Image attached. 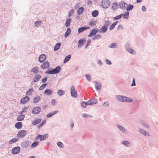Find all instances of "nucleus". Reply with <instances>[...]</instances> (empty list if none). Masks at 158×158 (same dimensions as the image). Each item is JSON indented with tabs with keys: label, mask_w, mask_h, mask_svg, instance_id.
Here are the masks:
<instances>
[{
	"label": "nucleus",
	"mask_w": 158,
	"mask_h": 158,
	"mask_svg": "<svg viewBox=\"0 0 158 158\" xmlns=\"http://www.w3.org/2000/svg\"><path fill=\"white\" fill-rule=\"evenodd\" d=\"M60 67L58 66L51 70L46 71V73L50 74H53L56 73H58L60 72Z\"/></svg>",
	"instance_id": "1"
},
{
	"label": "nucleus",
	"mask_w": 158,
	"mask_h": 158,
	"mask_svg": "<svg viewBox=\"0 0 158 158\" xmlns=\"http://www.w3.org/2000/svg\"><path fill=\"white\" fill-rule=\"evenodd\" d=\"M31 143V142L30 141L23 140L21 143V146L23 148H27L30 145Z\"/></svg>",
	"instance_id": "2"
},
{
	"label": "nucleus",
	"mask_w": 158,
	"mask_h": 158,
	"mask_svg": "<svg viewBox=\"0 0 158 158\" xmlns=\"http://www.w3.org/2000/svg\"><path fill=\"white\" fill-rule=\"evenodd\" d=\"M101 6L103 8H107L110 5V1L108 0H104V1H102Z\"/></svg>",
	"instance_id": "3"
},
{
	"label": "nucleus",
	"mask_w": 158,
	"mask_h": 158,
	"mask_svg": "<svg viewBox=\"0 0 158 158\" xmlns=\"http://www.w3.org/2000/svg\"><path fill=\"white\" fill-rule=\"evenodd\" d=\"M70 92L71 96L75 98H77V91L75 90V88L74 86H72L71 87Z\"/></svg>",
	"instance_id": "4"
},
{
	"label": "nucleus",
	"mask_w": 158,
	"mask_h": 158,
	"mask_svg": "<svg viewBox=\"0 0 158 158\" xmlns=\"http://www.w3.org/2000/svg\"><path fill=\"white\" fill-rule=\"evenodd\" d=\"M27 131L21 130L19 131L17 134V137L18 138H22L25 136L27 134Z\"/></svg>",
	"instance_id": "5"
},
{
	"label": "nucleus",
	"mask_w": 158,
	"mask_h": 158,
	"mask_svg": "<svg viewBox=\"0 0 158 158\" xmlns=\"http://www.w3.org/2000/svg\"><path fill=\"white\" fill-rule=\"evenodd\" d=\"M48 137V134H44L43 136L40 135H38L36 137V139H40V140L41 141L43 140L46 139Z\"/></svg>",
	"instance_id": "6"
},
{
	"label": "nucleus",
	"mask_w": 158,
	"mask_h": 158,
	"mask_svg": "<svg viewBox=\"0 0 158 158\" xmlns=\"http://www.w3.org/2000/svg\"><path fill=\"white\" fill-rule=\"evenodd\" d=\"M41 108L40 107L37 106L34 107L32 110V113L34 114H39L41 111Z\"/></svg>",
	"instance_id": "7"
},
{
	"label": "nucleus",
	"mask_w": 158,
	"mask_h": 158,
	"mask_svg": "<svg viewBox=\"0 0 158 158\" xmlns=\"http://www.w3.org/2000/svg\"><path fill=\"white\" fill-rule=\"evenodd\" d=\"M20 148L19 146L14 147L11 150V153L13 154H17L20 152Z\"/></svg>",
	"instance_id": "8"
},
{
	"label": "nucleus",
	"mask_w": 158,
	"mask_h": 158,
	"mask_svg": "<svg viewBox=\"0 0 158 158\" xmlns=\"http://www.w3.org/2000/svg\"><path fill=\"white\" fill-rule=\"evenodd\" d=\"M119 7L122 10H125L127 6V4L123 2H121L118 5Z\"/></svg>",
	"instance_id": "9"
},
{
	"label": "nucleus",
	"mask_w": 158,
	"mask_h": 158,
	"mask_svg": "<svg viewBox=\"0 0 158 158\" xmlns=\"http://www.w3.org/2000/svg\"><path fill=\"white\" fill-rule=\"evenodd\" d=\"M98 102L97 99L92 98L88 101V104L89 105H94L97 104Z\"/></svg>",
	"instance_id": "10"
},
{
	"label": "nucleus",
	"mask_w": 158,
	"mask_h": 158,
	"mask_svg": "<svg viewBox=\"0 0 158 158\" xmlns=\"http://www.w3.org/2000/svg\"><path fill=\"white\" fill-rule=\"evenodd\" d=\"M98 31V29H94L90 32V34L88 35L89 37H91L95 35Z\"/></svg>",
	"instance_id": "11"
},
{
	"label": "nucleus",
	"mask_w": 158,
	"mask_h": 158,
	"mask_svg": "<svg viewBox=\"0 0 158 158\" xmlns=\"http://www.w3.org/2000/svg\"><path fill=\"white\" fill-rule=\"evenodd\" d=\"M29 100V98L28 96H25L21 99L20 103L23 104L28 102Z\"/></svg>",
	"instance_id": "12"
},
{
	"label": "nucleus",
	"mask_w": 158,
	"mask_h": 158,
	"mask_svg": "<svg viewBox=\"0 0 158 158\" xmlns=\"http://www.w3.org/2000/svg\"><path fill=\"white\" fill-rule=\"evenodd\" d=\"M117 127L123 133L127 134L128 133L127 131L126 130V129L121 125L118 124L116 125Z\"/></svg>",
	"instance_id": "13"
},
{
	"label": "nucleus",
	"mask_w": 158,
	"mask_h": 158,
	"mask_svg": "<svg viewBox=\"0 0 158 158\" xmlns=\"http://www.w3.org/2000/svg\"><path fill=\"white\" fill-rule=\"evenodd\" d=\"M46 58V56L45 54H42L39 56L38 60L40 62L42 63L45 60Z\"/></svg>",
	"instance_id": "14"
},
{
	"label": "nucleus",
	"mask_w": 158,
	"mask_h": 158,
	"mask_svg": "<svg viewBox=\"0 0 158 158\" xmlns=\"http://www.w3.org/2000/svg\"><path fill=\"white\" fill-rule=\"evenodd\" d=\"M86 42V40L85 39L83 38L80 40L78 41V48H81V46H80V45H82L85 43Z\"/></svg>",
	"instance_id": "15"
},
{
	"label": "nucleus",
	"mask_w": 158,
	"mask_h": 158,
	"mask_svg": "<svg viewBox=\"0 0 158 158\" xmlns=\"http://www.w3.org/2000/svg\"><path fill=\"white\" fill-rule=\"evenodd\" d=\"M90 28L89 27H80L78 29V34H80L83 31L87 30L89 29Z\"/></svg>",
	"instance_id": "16"
},
{
	"label": "nucleus",
	"mask_w": 158,
	"mask_h": 158,
	"mask_svg": "<svg viewBox=\"0 0 158 158\" xmlns=\"http://www.w3.org/2000/svg\"><path fill=\"white\" fill-rule=\"evenodd\" d=\"M95 86L96 89L97 90H100L102 88L101 84L99 82L95 81Z\"/></svg>",
	"instance_id": "17"
},
{
	"label": "nucleus",
	"mask_w": 158,
	"mask_h": 158,
	"mask_svg": "<svg viewBox=\"0 0 158 158\" xmlns=\"http://www.w3.org/2000/svg\"><path fill=\"white\" fill-rule=\"evenodd\" d=\"M49 62L47 61L44 62L41 65V67L43 69H45L49 67Z\"/></svg>",
	"instance_id": "18"
},
{
	"label": "nucleus",
	"mask_w": 158,
	"mask_h": 158,
	"mask_svg": "<svg viewBox=\"0 0 158 158\" xmlns=\"http://www.w3.org/2000/svg\"><path fill=\"white\" fill-rule=\"evenodd\" d=\"M139 132L145 136H147L149 135V132L141 129H139Z\"/></svg>",
	"instance_id": "19"
},
{
	"label": "nucleus",
	"mask_w": 158,
	"mask_h": 158,
	"mask_svg": "<svg viewBox=\"0 0 158 158\" xmlns=\"http://www.w3.org/2000/svg\"><path fill=\"white\" fill-rule=\"evenodd\" d=\"M107 29V27H106V26H103L101 29L98 30V32L100 33H104L106 31Z\"/></svg>",
	"instance_id": "20"
},
{
	"label": "nucleus",
	"mask_w": 158,
	"mask_h": 158,
	"mask_svg": "<svg viewBox=\"0 0 158 158\" xmlns=\"http://www.w3.org/2000/svg\"><path fill=\"white\" fill-rule=\"evenodd\" d=\"M38 69L39 68L37 67H34L31 69V72H32L34 74H36L39 72Z\"/></svg>",
	"instance_id": "21"
},
{
	"label": "nucleus",
	"mask_w": 158,
	"mask_h": 158,
	"mask_svg": "<svg viewBox=\"0 0 158 158\" xmlns=\"http://www.w3.org/2000/svg\"><path fill=\"white\" fill-rule=\"evenodd\" d=\"M41 76L40 74H37L35 75L33 79V81L34 82L38 81L41 78Z\"/></svg>",
	"instance_id": "22"
},
{
	"label": "nucleus",
	"mask_w": 158,
	"mask_h": 158,
	"mask_svg": "<svg viewBox=\"0 0 158 158\" xmlns=\"http://www.w3.org/2000/svg\"><path fill=\"white\" fill-rule=\"evenodd\" d=\"M41 121V119L35 118L32 122V124L35 125L39 123Z\"/></svg>",
	"instance_id": "23"
},
{
	"label": "nucleus",
	"mask_w": 158,
	"mask_h": 158,
	"mask_svg": "<svg viewBox=\"0 0 158 158\" xmlns=\"http://www.w3.org/2000/svg\"><path fill=\"white\" fill-rule=\"evenodd\" d=\"M125 96L123 95H117L116 96V99L118 101L121 102L123 101V100H122V98H125Z\"/></svg>",
	"instance_id": "24"
},
{
	"label": "nucleus",
	"mask_w": 158,
	"mask_h": 158,
	"mask_svg": "<svg viewBox=\"0 0 158 158\" xmlns=\"http://www.w3.org/2000/svg\"><path fill=\"white\" fill-rule=\"evenodd\" d=\"M22 123L21 122L17 123L15 125V127L18 129H20L22 127Z\"/></svg>",
	"instance_id": "25"
},
{
	"label": "nucleus",
	"mask_w": 158,
	"mask_h": 158,
	"mask_svg": "<svg viewBox=\"0 0 158 158\" xmlns=\"http://www.w3.org/2000/svg\"><path fill=\"white\" fill-rule=\"evenodd\" d=\"M52 92V91L50 89H47L45 90L44 94L48 95H51Z\"/></svg>",
	"instance_id": "26"
},
{
	"label": "nucleus",
	"mask_w": 158,
	"mask_h": 158,
	"mask_svg": "<svg viewBox=\"0 0 158 158\" xmlns=\"http://www.w3.org/2000/svg\"><path fill=\"white\" fill-rule=\"evenodd\" d=\"M58 112V110L55 111L53 112H51L47 114V117L48 118H50L54 114H56Z\"/></svg>",
	"instance_id": "27"
},
{
	"label": "nucleus",
	"mask_w": 158,
	"mask_h": 158,
	"mask_svg": "<svg viewBox=\"0 0 158 158\" xmlns=\"http://www.w3.org/2000/svg\"><path fill=\"white\" fill-rule=\"evenodd\" d=\"M98 10H95L92 12V15L93 17H96L98 15Z\"/></svg>",
	"instance_id": "28"
},
{
	"label": "nucleus",
	"mask_w": 158,
	"mask_h": 158,
	"mask_svg": "<svg viewBox=\"0 0 158 158\" xmlns=\"http://www.w3.org/2000/svg\"><path fill=\"white\" fill-rule=\"evenodd\" d=\"M25 117V115L23 114L20 115L17 117V120L18 121H21L23 120Z\"/></svg>",
	"instance_id": "29"
},
{
	"label": "nucleus",
	"mask_w": 158,
	"mask_h": 158,
	"mask_svg": "<svg viewBox=\"0 0 158 158\" xmlns=\"http://www.w3.org/2000/svg\"><path fill=\"white\" fill-rule=\"evenodd\" d=\"M60 43H57L54 47V51H56L58 50L60 48Z\"/></svg>",
	"instance_id": "30"
},
{
	"label": "nucleus",
	"mask_w": 158,
	"mask_h": 158,
	"mask_svg": "<svg viewBox=\"0 0 158 158\" xmlns=\"http://www.w3.org/2000/svg\"><path fill=\"white\" fill-rule=\"evenodd\" d=\"M64 91L61 90L59 89L57 91V94L60 96H61L64 94Z\"/></svg>",
	"instance_id": "31"
},
{
	"label": "nucleus",
	"mask_w": 158,
	"mask_h": 158,
	"mask_svg": "<svg viewBox=\"0 0 158 158\" xmlns=\"http://www.w3.org/2000/svg\"><path fill=\"white\" fill-rule=\"evenodd\" d=\"M109 48H117V44L115 43H113L111 44L109 46Z\"/></svg>",
	"instance_id": "32"
},
{
	"label": "nucleus",
	"mask_w": 158,
	"mask_h": 158,
	"mask_svg": "<svg viewBox=\"0 0 158 158\" xmlns=\"http://www.w3.org/2000/svg\"><path fill=\"white\" fill-rule=\"evenodd\" d=\"M71 57V56L70 55H68L66 57L63 61L64 63H65L68 61L70 59Z\"/></svg>",
	"instance_id": "33"
},
{
	"label": "nucleus",
	"mask_w": 158,
	"mask_h": 158,
	"mask_svg": "<svg viewBox=\"0 0 158 158\" xmlns=\"http://www.w3.org/2000/svg\"><path fill=\"white\" fill-rule=\"evenodd\" d=\"M122 143L127 147H129L131 145L130 143L127 141H123Z\"/></svg>",
	"instance_id": "34"
},
{
	"label": "nucleus",
	"mask_w": 158,
	"mask_h": 158,
	"mask_svg": "<svg viewBox=\"0 0 158 158\" xmlns=\"http://www.w3.org/2000/svg\"><path fill=\"white\" fill-rule=\"evenodd\" d=\"M71 33V29L69 28H68L67 29V30L65 33L64 36L65 37L68 36Z\"/></svg>",
	"instance_id": "35"
},
{
	"label": "nucleus",
	"mask_w": 158,
	"mask_h": 158,
	"mask_svg": "<svg viewBox=\"0 0 158 158\" xmlns=\"http://www.w3.org/2000/svg\"><path fill=\"white\" fill-rule=\"evenodd\" d=\"M84 8L81 7L78 10L77 13L78 15H80L84 11Z\"/></svg>",
	"instance_id": "36"
},
{
	"label": "nucleus",
	"mask_w": 158,
	"mask_h": 158,
	"mask_svg": "<svg viewBox=\"0 0 158 158\" xmlns=\"http://www.w3.org/2000/svg\"><path fill=\"white\" fill-rule=\"evenodd\" d=\"M18 141V139L16 138H14L12 139L11 140L9 141V143L10 144H12V143L16 142Z\"/></svg>",
	"instance_id": "37"
},
{
	"label": "nucleus",
	"mask_w": 158,
	"mask_h": 158,
	"mask_svg": "<svg viewBox=\"0 0 158 158\" xmlns=\"http://www.w3.org/2000/svg\"><path fill=\"white\" fill-rule=\"evenodd\" d=\"M39 142L38 141H35L31 145V147L32 148H35L39 144Z\"/></svg>",
	"instance_id": "38"
},
{
	"label": "nucleus",
	"mask_w": 158,
	"mask_h": 158,
	"mask_svg": "<svg viewBox=\"0 0 158 158\" xmlns=\"http://www.w3.org/2000/svg\"><path fill=\"white\" fill-rule=\"evenodd\" d=\"M71 19H68L66 22L65 25L66 27L69 26L70 24V22Z\"/></svg>",
	"instance_id": "39"
},
{
	"label": "nucleus",
	"mask_w": 158,
	"mask_h": 158,
	"mask_svg": "<svg viewBox=\"0 0 158 158\" xmlns=\"http://www.w3.org/2000/svg\"><path fill=\"white\" fill-rule=\"evenodd\" d=\"M33 91V89H30L26 92V95H30Z\"/></svg>",
	"instance_id": "40"
},
{
	"label": "nucleus",
	"mask_w": 158,
	"mask_h": 158,
	"mask_svg": "<svg viewBox=\"0 0 158 158\" xmlns=\"http://www.w3.org/2000/svg\"><path fill=\"white\" fill-rule=\"evenodd\" d=\"M126 99H125V102H131L133 100V99H131L125 96Z\"/></svg>",
	"instance_id": "41"
},
{
	"label": "nucleus",
	"mask_w": 158,
	"mask_h": 158,
	"mask_svg": "<svg viewBox=\"0 0 158 158\" xmlns=\"http://www.w3.org/2000/svg\"><path fill=\"white\" fill-rule=\"evenodd\" d=\"M40 100V98L39 96L35 97L33 99V102L34 103H37Z\"/></svg>",
	"instance_id": "42"
},
{
	"label": "nucleus",
	"mask_w": 158,
	"mask_h": 158,
	"mask_svg": "<svg viewBox=\"0 0 158 158\" xmlns=\"http://www.w3.org/2000/svg\"><path fill=\"white\" fill-rule=\"evenodd\" d=\"M134 6L133 5H130L127 7L126 10L127 11H128L131 10L133 8Z\"/></svg>",
	"instance_id": "43"
},
{
	"label": "nucleus",
	"mask_w": 158,
	"mask_h": 158,
	"mask_svg": "<svg viewBox=\"0 0 158 158\" xmlns=\"http://www.w3.org/2000/svg\"><path fill=\"white\" fill-rule=\"evenodd\" d=\"M118 22V21H116L112 24L110 27V30H112L114 28L115 26L116 25Z\"/></svg>",
	"instance_id": "44"
},
{
	"label": "nucleus",
	"mask_w": 158,
	"mask_h": 158,
	"mask_svg": "<svg viewBox=\"0 0 158 158\" xmlns=\"http://www.w3.org/2000/svg\"><path fill=\"white\" fill-rule=\"evenodd\" d=\"M41 22L37 21L34 22V26L35 27H38L40 26L41 24Z\"/></svg>",
	"instance_id": "45"
},
{
	"label": "nucleus",
	"mask_w": 158,
	"mask_h": 158,
	"mask_svg": "<svg viewBox=\"0 0 158 158\" xmlns=\"http://www.w3.org/2000/svg\"><path fill=\"white\" fill-rule=\"evenodd\" d=\"M129 13L128 12H127L126 13L124 14H123V18L124 19H128L129 17Z\"/></svg>",
	"instance_id": "46"
},
{
	"label": "nucleus",
	"mask_w": 158,
	"mask_h": 158,
	"mask_svg": "<svg viewBox=\"0 0 158 158\" xmlns=\"http://www.w3.org/2000/svg\"><path fill=\"white\" fill-rule=\"evenodd\" d=\"M123 14H121L120 15H118L117 16H116V17H114V20H118L119 19L121 18L123 16Z\"/></svg>",
	"instance_id": "47"
},
{
	"label": "nucleus",
	"mask_w": 158,
	"mask_h": 158,
	"mask_svg": "<svg viewBox=\"0 0 158 158\" xmlns=\"http://www.w3.org/2000/svg\"><path fill=\"white\" fill-rule=\"evenodd\" d=\"M82 117L84 118H92L93 117V116L92 115L88 114H82Z\"/></svg>",
	"instance_id": "48"
},
{
	"label": "nucleus",
	"mask_w": 158,
	"mask_h": 158,
	"mask_svg": "<svg viewBox=\"0 0 158 158\" xmlns=\"http://www.w3.org/2000/svg\"><path fill=\"white\" fill-rule=\"evenodd\" d=\"M101 37V35H100L98 34L95 36L93 37L92 39V40H97L99 38H100Z\"/></svg>",
	"instance_id": "49"
},
{
	"label": "nucleus",
	"mask_w": 158,
	"mask_h": 158,
	"mask_svg": "<svg viewBox=\"0 0 158 158\" xmlns=\"http://www.w3.org/2000/svg\"><path fill=\"white\" fill-rule=\"evenodd\" d=\"M81 105L83 107L85 108L87 105H89L88 104V101L87 102H82Z\"/></svg>",
	"instance_id": "50"
},
{
	"label": "nucleus",
	"mask_w": 158,
	"mask_h": 158,
	"mask_svg": "<svg viewBox=\"0 0 158 158\" xmlns=\"http://www.w3.org/2000/svg\"><path fill=\"white\" fill-rule=\"evenodd\" d=\"M127 51L132 54H134L135 53V51L131 48L127 50Z\"/></svg>",
	"instance_id": "51"
},
{
	"label": "nucleus",
	"mask_w": 158,
	"mask_h": 158,
	"mask_svg": "<svg viewBox=\"0 0 158 158\" xmlns=\"http://www.w3.org/2000/svg\"><path fill=\"white\" fill-rule=\"evenodd\" d=\"M74 10L73 9L71 10L69 12L68 16L69 17H70L74 13Z\"/></svg>",
	"instance_id": "52"
},
{
	"label": "nucleus",
	"mask_w": 158,
	"mask_h": 158,
	"mask_svg": "<svg viewBox=\"0 0 158 158\" xmlns=\"http://www.w3.org/2000/svg\"><path fill=\"white\" fill-rule=\"evenodd\" d=\"M47 85V84L46 83L42 84L39 88V89L40 90H42L45 88Z\"/></svg>",
	"instance_id": "53"
},
{
	"label": "nucleus",
	"mask_w": 158,
	"mask_h": 158,
	"mask_svg": "<svg viewBox=\"0 0 158 158\" xmlns=\"http://www.w3.org/2000/svg\"><path fill=\"white\" fill-rule=\"evenodd\" d=\"M85 77L87 80L88 81H90L91 80V77L90 75L89 74H86Z\"/></svg>",
	"instance_id": "54"
},
{
	"label": "nucleus",
	"mask_w": 158,
	"mask_h": 158,
	"mask_svg": "<svg viewBox=\"0 0 158 158\" xmlns=\"http://www.w3.org/2000/svg\"><path fill=\"white\" fill-rule=\"evenodd\" d=\"M110 24L111 23L110 22L109 20H107L105 22L104 26H106L107 27L108 26L110 25Z\"/></svg>",
	"instance_id": "55"
},
{
	"label": "nucleus",
	"mask_w": 158,
	"mask_h": 158,
	"mask_svg": "<svg viewBox=\"0 0 158 158\" xmlns=\"http://www.w3.org/2000/svg\"><path fill=\"white\" fill-rule=\"evenodd\" d=\"M57 145L58 146L61 148H63L64 147L63 144L61 142H58L57 143Z\"/></svg>",
	"instance_id": "56"
},
{
	"label": "nucleus",
	"mask_w": 158,
	"mask_h": 158,
	"mask_svg": "<svg viewBox=\"0 0 158 158\" xmlns=\"http://www.w3.org/2000/svg\"><path fill=\"white\" fill-rule=\"evenodd\" d=\"M117 3L116 2L113 4L112 6V8L113 9V10H115L116 8L117 7Z\"/></svg>",
	"instance_id": "57"
},
{
	"label": "nucleus",
	"mask_w": 158,
	"mask_h": 158,
	"mask_svg": "<svg viewBox=\"0 0 158 158\" xmlns=\"http://www.w3.org/2000/svg\"><path fill=\"white\" fill-rule=\"evenodd\" d=\"M95 22L94 20H91L89 24L91 26H94L96 25Z\"/></svg>",
	"instance_id": "58"
},
{
	"label": "nucleus",
	"mask_w": 158,
	"mask_h": 158,
	"mask_svg": "<svg viewBox=\"0 0 158 158\" xmlns=\"http://www.w3.org/2000/svg\"><path fill=\"white\" fill-rule=\"evenodd\" d=\"M141 123L144 126V127L147 128L149 127L148 125L146 123L143 122L142 123Z\"/></svg>",
	"instance_id": "59"
},
{
	"label": "nucleus",
	"mask_w": 158,
	"mask_h": 158,
	"mask_svg": "<svg viewBox=\"0 0 158 158\" xmlns=\"http://www.w3.org/2000/svg\"><path fill=\"white\" fill-rule=\"evenodd\" d=\"M125 48L126 49L127 51L130 48H131V47L130 45L128 44L125 45Z\"/></svg>",
	"instance_id": "60"
},
{
	"label": "nucleus",
	"mask_w": 158,
	"mask_h": 158,
	"mask_svg": "<svg viewBox=\"0 0 158 158\" xmlns=\"http://www.w3.org/2000/svg\"><path fill=\"white\" fill-rule=\"evenodd\" d=\"M105 61L106 63L109 65H111L112 64L111 62L109 60L107 59H106Z\"/></svg>",
	"instance_id": "61"
},
{
	"label": "nucleus",
	"mask_w": 158,
	"mask_h": 158,
	"mask_svg": "<svg viewBox=\"0 0 158 158\" xmlns=\"http://www.w3.org/2000/svg\"><path fill=\"white\" fill-rule=\"evenodd\" d=\"M91 40H89V39L88 40L86 45L85 47V48H86L89 45V44L90 43V42H91Z\"/></svg>",
	"instance_id": "62"
},
{
	"label": "nucleus",
	"mask_w": 158,
	"mask_h": 158,
	"mask_svg": "<svg viewBox=\"0 0 158 158\" xmlns=\"http://www.w3.org/2000/svg\"><path fill=\"white\" fill-rule=\"evenodd\" d=\"M97 63L99 65L101 66H102V63L100 60H99L97 61Z\"/></svg>",
	"instance_id": "63"
},
{
	"label": "nucleus",
	"mask_w": 158,
	"mask_h": 158,
	"mask_svg": "<svg viewBox=\"0 0 158 158\" xmlns=\"http://www.w3.org/2000/svg\"><path fill=\"white\" fill-rule=\"evenodd\" d=\"M135 85H136V84L135 83V79L134 78L133 79V80H132V84L131 85V86H135Z\"/></svg>",
	"instance_id": "64"
}]
</instances>
